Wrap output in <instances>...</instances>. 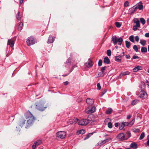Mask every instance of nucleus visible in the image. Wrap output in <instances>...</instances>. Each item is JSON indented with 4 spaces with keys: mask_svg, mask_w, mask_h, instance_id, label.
<instances>
[{
    "mask_svg": "<svg viewBox=\"0 0 149 149\" xmlns=\"http://www.w3.org/2000/svg\"><path fill=\"white\" fill-rule=\"evenodd\" d=\"M36 108L37 109L41 111H44L45 109L47 107V106L44 107L43 104L42 103L36 105Z\"/></svg>",
    "mask_w": 149,
    "mask_h": 149,
    "instance_id": "6",
    "label": "nucleus"
},
{
    "mask_svg": "<svg viewBox=\"0 0 149 149\" xmlns=\"http://www.w3.org/2000/svg\"><path fill=\"white\" fill-rule=\"evenodd\" d=\"M115 24L116 26L117 27H118V28L120 27L121 26V24H120V23L118 22H115Z\"/></svg>",
    "mask_w": 149,
    "mask_h": 149,
    "instance_id": "39",
    "label": "nucleus"
},
{
    "mask_svg": "<svg viewBox=\"0 0 149 149\" xmlns=\"http://www.w3.org/2000/svg\"><path fill=\"white\" fill-rule=\"evenodd\" d=\"M134 23L136 24L137 26H140L139 21L138 19H134Z\"/></svg>",
    "mask_w": 149,
    "mask_h": 149,
    "instance_id": "23",
    "label": "nucleus"
},
{
    "mask_svg": "<svg viewBox=\"0 0 149 149\" xmlns=\"http://www.w3.org/2000/svg\"><path fill=\"white\" fill-rule=\"evenodd\" d=\"M140 21L141 22V23L143 25H144L145 23H146V21L143 18H141L140 19Z\"/></svg>",
    "mask_w": 149,
    "mask_h": 149,
    "instance_id": "29",
    "label": "nucleus"
},
{
    "mask_svg": "<svg viewBox=\"0 0 149 149\" xmlns=\"http://www.w3.org/2000/svg\"><path fill=\"white\" fill-rule=\"evenodd\" d=\"M72 58H69L66 61V63L68 65H70L71 63Z\"/></svg>",
    "mask_w": 149,
    "mask_h": 149,
    "instance_id": "32",
    "label": "nucleus"
},
{
    "mask_svg": "<svg viewBox=\"0 0 149 149\" xmlns=\"http://www.w3.org/2000/svg\"><path fill=\"white\" fill-rule=\"evenodd\" d=\"M145 37L148 38L149 37V33H146L145 34Z\"/></svg>",
    "mask_w": 149,
    "mask_h": 149,
    "instance_id": "56",
    "label": "nucleus"
},
{
    "mask_svg": "<svg viewBox=\"0 0 149 149\" xmlns=\"http://www.w3.org/2000/svg\"><path fill=\"white\" fill-rule=\"evenodd\" d=\"M146 41L143 40H141L140 41V43L143 45L144 46L146 43Z\"/></svg>",
    "mask_w": 149,
    "mask_h": 149,
    "instance_id": "36",
    "label": "nucleus"
},
{
    "mask_svg": "<svg viewBox=\"0 0 149 149\" xmlns=\"http://www.w3.org/2000/svg\"><path fill=\"white\" fill-rule=\"evenodd\" d=\"M131 117V116L130 115H128L127 116V118L128 119H130Z\"/></svg>",
    "mask_w": 149,
    "mask_h": 149,
    "instance_id": "59",
    "label": "nucleus"
},
{
    "mask_svg": "<svg viewBox=\"0 0 149 149\" xmlns=\"http://www.w3.org/2000/svg\"><path fill=\"white\" fill-rule=\"evenodd\" d=\"M139 58V57L138 56H136V55H134L133 56L132 58L133 59H135L136 58Z\"/></svg>",
    "mask_w": 149,
    "mask_h": 149,
    "instance_id": "53",
    "label": "nucleus"
},
{
    "mask_svg": "<svg viewBox=\"0 0 149 149\" xmlns=\"http://www.w3.org/2000/svg\"><path fill=\"white\" fill-rule=\"evenodd\" d=\"M66 134V133L65 132L61 131L57 133L56 136L58 137L63 139L65 137Z\"/></svg>",
    "mask_w": 149,
    "mask_h": 149,
    "instance_id": "3",
    "label": "nucleus"
},
{
    "mask_svg": "<svg viewBox=\"0 0 149 149\" xmlns=\"http://www.w3.org/2000/svg\"><path fill=\"white\" fill-rule=\"evenodd\" d=\"M135 40L136 42H138L139 41V38L138 36H135Z\"/></svg>",
    "mask_w": 149,
    "mask_h": 149,
    "instance_id": "50",
    "label": "nucleus"
},
{
    "mask_svg": "<svg viewBox=\"0 0 149 149\" xmlns=\"http://www.w3.org/2000/svg\"><path fill=\"white\" fill-rule=\"evenodd\" d=\"M143 6L142 5H139L138 6V8L139 10H141L143 8Z\"/></svg>",
    "mask_w": 149,
    "mask_h": 149,
    "instance_id": "46",
    "label": "nucleus"
},
{
    "mask_svg": "<svg viewBox=\"0 0 149 149\" xmlns=\"http://www.w3.org/2000/svg\"><path fill=\"white\" fill-rule=\"evenodd\" d=\"M108 126L110 128H112V123L111 122L109 123L108 124Z\"/></svg>",
    "mask_w": 149,
    "mask_h": 149,
    "instance_id": "43",
    "label": "nucleus"
},
{
    "mask_svg": "<svg viewBox=\"0 0 149 149\" xmlns=\"http://www.w3.org/2000/svg\"><path fill=\"white\" fill-rule=\"evenodd\" d=\"M85 133V131L84 130H83V129L81 130L78 131L77 132V133L78 134H84Z\"/></svg>",
    "mask_w": 149,
    "mask_h": 149,
    "instance_id": "27",
    "label": "nucleus"
},
{
    "mask_svg": "<svg viewBox=\"0 0 149 149\" xmlns=\"http://www.w3.org/2000/svg\"><path fill=\"white\" fill-rule=\"evenodd\" d=\"M134 49L136 52L138 51V47H133Z\"/></svg>",
    "mask_w": 149,
    "mask_h": 149,
    "instance_id": "58",
    "label": "nucleus"
},
{
    "mask_svg": "<svg viewBox=\"0 0 149 149\" xmlns=\"http://www.w3.org/2000/svg\"><path fill=\"white\" fill-rule=\"evenodd\" d=\"M133 131L135 132H138L139 131V130L138 129L134 128L133 130Z\"/></svg>",
    "mask_w": 149,
    "mask_h": 149,
    "instance_id": "45",
    "label": "nucleus"
},
{
    "mask_svg": "<svg viewBox=\"0 0 149 149\" xmlns=\"http://www.w3.org/2000/svg\"><path fill=\"white\" fill-rule=\"evenodd\" d=\"M102 61L101 59H100L98 63V65L99 66H102Z\"/></svg>",
    "mask_w": 149,
    "mask_h": 149,
    "instance_id": "44",
    "label": "nucleus"
},
{
    "mask_svg": "<svg viewBox=\"0 0 149 149\" xmlns=\"http://www.w3.org/2000/svg\"><path fill=\"white\" fill-rule=\"evenodd\" d=\"M24 0H21L20 1V4H22L23 1Z\"/></svg>",
    "mask_w": 149,
    "mask_h": 149,
    "instance_id": "64",
    "label": "nucleus"
},
{
    "mask_svg": "<svg viewBox=\"0 0 149 149\" xmlns=\"http://www.w3.org/2000/svg\"><path fill=\"white\" fill-rule=\"evenodd\" d=\"M112 41L115 45L118 42V44L120 45L123 41V39L121 38H117L116 36H114L112 38Z\"/></svg>",
    "mask_w": 149,
    "mask_h": 149,
    "instance_id": "2",
    "label": "nucleus"
},
{
    "mask_svg": "<svg viewBox=\"0 0 149 149\" xmlns=\"http://www.w3.org/2000/svg\"><path fill=\"white\" fill-rule=\"evenodd\" d=\"M26 120H24L23 118H21L19 122V125L21 127H22L25 124Z\"/></svg>",
    "mask_w": 149,
    "mask_h": 149,
    "instance_id": "18",
    "label": "nucleus"
},
{
    "mask_svg": "<svg viewBox=\"0 0 149 149\" xmlns=\"http://www.w3.org/2000/svg\"><path fill=\"white\" fill-rule=\"evenodd\" d=\"M42 143V141L41 140H38L35 142L34 144L32 145V148L33 149L36 148V146H38Z\"/></svg>",
    "mask_w": 149,
    "mask_h": 149,
    "instance_id": "12",
    "label": "nucleus"
},
{
    "mask_svg": "<svg viewBox=\"0 0 149 149\" xmlns=\"http://www.w3.org/2000/svg\"><path fill=\"white\" fill-rule=\"evenodd\" d=\"M86 103L89 105H91L94 103V101L90 98H88L86 100Z\"/></svg>",
    "mask_w": 149,
    "mask_h": 149,
    "instance_id": "16",
    "label": "nucleus"
},
{
    "mask_svg": "<svg viewBox=\"0 0 149 149\" xmlns=\"http://www.w3.org/2000/svg\"><path fill=\"white\" fill-rule=\"evenodd\" d=\"M26 42L27 45L29 46L37 43V41L36 38L33 36H30L27 38Z\"/></svg>",
    "mask_w": 149,
    "mask_h": 149,
    "instance_id": "1",
    "label": "nucleus"
},
{
    "mask_svg": "<svg viewBox=\"0 0 149 149\" xmlns=\"http://www.w3.org/2000/svg\"><path fill=\"white\" fill-rule=\"evenodd\" d=\"M129 39L130 41L132 42H134V36H131L129 37Z\"/></svg>",
    "mask_w": 149,
    "mask_h": 149,
    "instance_id": "30",
    "label": "nucleus"
},
{
    "mask_svg": "<svg viewBox=\"0 0 149 149\" xmlns=\"http://www.w3.org/2000/svg\"><path fill=\"white\" fill-rule=\"evenodd\" d=\"M119 129L120 130H122L124 128L125 126V125L123 123H122L119 125Z\"/></svg>",
    "mask_w": 149,
    "mask_h": 149,
    "instance_id": "34",
    "label": "nucleus"
},
{
    "mask_svg": "<svg viewBox=\"0 0 149 149\" xmlns=\"http://www.w3.org/2000/svg\"><path fill=\"white\" fill-rule=\"evenodd\" d=\"M142 69L141 66H140L137 65L136 66L135 68L133 69V71L134 72H137L139 70H141Z\"/></svg>",
    "mask_w": 149,
    "mask_h": 149,
    "instance_id": "15",
    "label": "nucleus"
},
{
    "mask_svg": "<svg viewBox=\"0 0 149 149\" xmlns=\"http://www.w3.org/2000/svg\"><path fill=\"white\" fill-rule=\"evenodd\" d=\"M106 143V139L103 140V141H100L97 143V145H102L103 144H104L105 143Z\"/></svg>",
    "mask_w": 149,
    "mask_h": 149,
    "instance_id": "26",
    "label": "nucleus"
},
{
    "mask_svg": "<svg viewBox=\"0 0 149 149\" xmlns=\"http://www.w3.org/2000/svg\"><path fill=\"white\" fill-rule=\"evenodd\" d=\"M107 91V90L106 89H104L102 92V96L104 95L106 92Z\"/></svg>",
    "mask_w": 149,
    "mask_h": 149,
    "instance_id": "54",
    "label": "nucleus"
},
{
    "mask_svg": "<svg viewBox=\"0 0 149 149\" xmlns=\"http://www.w3.org/2000/svg\"><path fill=\"white\" fill-rule=\"evenodd\" d=\"M140 26H137V25H135L133 26V30L134 31H136L138 27H140Z\"/></svg>",
    "mask_w": 149,
    "mask_h": 149,
    "instance_id": "41",
    "label": "nucleus"
},
{
    "mask_svg": "<svg viewBox=\"0 0 149 149\" xmlns=\"http://www.w3.org/2000/svg\"><path fill=\"white\" fill-rule=\"evenodd\" d=\"M147 48L146 47H142L141 51L142 52H147Z\"/></svg>",
    "mask_w": 149,
    "mask_h": 149,
    "instance_id": "37",
    "label": "nucleus"
},
{
    "mask_svg": "<svg viewBox=\"0 0 149 149\" xmlns=\"http://www.w3.org/2000/svg\"><path fill=\"white\" fill-rule=\"evenodd\" d=\"M114 125L116 127H117L118 126V123H115Z\"/></svg>",
    "mask_w": 149,
    "mask_h": 149,
    "instance_id": "62",
    "label": "nucleus"
},
{
    "mask_svg": "<svg viewBox=\"0 0 149 149\" xmlns=\"http://www.w3.org/2000/svg\"><path fill=\"white\" fill-rule=\"evenodd\" d=\"M104 63L108 64L110 62V61L108 57L106 56L104 57Z\"/></svg>",
    "mask_w": 149,
    "mask_h": 149,
    "instance_id": "19",
    "label": "nucleus"
},
{
    "mask_svg": "<svg viewBox=\"0 0 149 149\" xmlns=\"http://www.w3.org/2000/svg\"><path fill=\"white\" fill-rule=\"evenodd\" d=\"M125 42L126 47H130V42L127 41H126Z\"/></svg>",
    "mask_w": 149,
    "mask_h": 149,
    "instance_id": "40",
    "label": "nucleus"
},
{
    "mask_svg": "<svg viewBox=\"0 0 149 149\" xmlns=\"http://www.w3.org/2000/svg\"><path fill=\"white\" fill-rule=\"evenodd\" d=\"M84 65L85 66L88 68H90L93 65L92 61L90 59H88V61L85 63Z\"/></svg>",
    "mask_w": 149,
    "mask_h": 149,
    "instance_id": "8",
    "label": "nucleus"
},
{
    "mask_svg": "<svg viewBox=\"0 0 149 149\" xmlns=\"http://www.w3.org/2000/svg\"><path fill=\"white\" fill-rule=\"evenodd\" d=\"M130 57V56L129 55H127L126 56V57L127 58H129Z\"/></svg>",
    "mask_w": 149,
    "mask_h": 149,
    "instance_id": "61",
    "label": "nucleus"
},
{
    "mask_svg": "<svg viewBox=\"0 0 149 149\" xmlns=\"http://www.w3.org/2000/svg\"><path fill=\"white\" fill-rule=\"evenodd\" d=\"M147 139H148V141L147 142V144L148 145H149V137H148L147 136Z\"/></svg>",
    "mask_w": 149,
    "mask_h": 149,
    "instance_id": "57",
    "label": "nucleus"
},
{
    "mask_svg": "<svg viewBox=\"0 0 149 149\" xmlns=\"http://www.w3.org/2000/svg\"><path fill=\"white\" fill-rule=\"evenodd\" d=\"M35 120V118L34 116L31 117L30 118L28 119L26 123L27 127H28L31 125L34 122Z\"/></svg>",
    "mask_w": 149,
    "mask_h": 149,
    "instance_id": "5",
    "label": "nucleus"
},
{
    "mask_svg": "<svg viewBox=\"0 0 149 149\" xmlns=\"http://www.w3.org/2000/svg\"><path fill=\"white\" fill-rule=\"evenodd\" d=\"M147 22L148 24H149V18H148L147 19Z\"/></svg>",
    "mask_w": 149,
    "mask_h": 149,
    "instance_id": "63",
    "label": "nucleus"
},
{
    "mask_svg": "<svg viewBox=\"0 0 149 149\" xmlns=\"http://www.w3.org/2000/svg\"><path fill=\"white\" fill-rule=\"evenodd\" d=\"M8 45L10 47H13L14 45V41L12 39L8 40Z\"/></svg>",
    "mask_w": 149,
    "mask_h": 149,
    "instance_id": "17",
    "label": "nucleus"
},
{
    "mask_svg": "<svg viewBox=\"0 0 149 149\" xmlns=\"http://www.w3.org/2000/svg\"><path fill=\"white\" fill-rule=\"evenodd\" d=\"M139 97L142 98H145L147 97V93L144 91L142 90L139 93Z\"/></svg>",
    "mask_w": 149,
    "mask_h": 149,
    "instance_id": "9",
    "label": "nucleus"
},
{
    "mask_svg": "<svg viewBox=\"0 0 149 149\" xmlns=\"http://www.w3.org/2000/svg\"><path fill=\"white\" fill-rule=\"evenodd\" d=\"M24 116L27 119L30 118L31 117L34 116L29 111H27L25 113Z\"/></svg>",
    "mask_w": 149,
    "mask_h": 149,
    "instance_id": "10",
    "label": "nucleus"
},
{
    "mask_svg": "<svg viewBox=\"0 0 149 149\" xmlns=\"http://www.w3.org/2000/svg\"><path fill=\"white\" fill-rule=\"evenodd\" d=\"M106 68V66L102 67V68L101 69V71L103 73L104 72V70H105Z\"/></svg>",
    "mask_w": 149,
    "mask_h": 149,
    "instance_id": "51",
    "label": "nucleus"
},
{
    "mask_svg": "<svg viewBox=\"0 0 149 149\" xmlns=\"http://www.w3.org/2000/svg\"><path fill=\"white\" fill-rule=\"evenodd\" d=\"M122 56H118L115 57V61L117 62H120L121 61Z\"/></svg>",
    "mask_w": 149,
    "mask_h": 149,
    "instance_id": "20",
    "label": "nucleus"
},
{
    "mask_svg": "<svg viewBox=\"0 0 149 149\" xmlns=\"http://www.w3.org/2000/svg\"><path fill=\"white\" fill-rule=\"evenodd\" d=\"M112 139L111 138H108L107 139H106V142H108L109 141H110Z\"/></svg>",
    "mask_w": 149,
    "mask_h": 149,
    "instance_id": "52",
    "label": "nucleus"
},
{
    "mask_svg": "<svg viewBox=\"0 0 149 149\" xmlns=\"http://www.w3.org/2000/svg\"><path fill=\"white\" fill-rule=\"evenodd\" d=\"M117 138L120 140H123L125 139V135L123 133H120L117 136Z\"/></svg>",
    "mask_w": 149,
    "mask_h": 149,
    "instance_id": "13",
    "label": "nucleus"
},
{
    "mask_svg": "<svg viewBox=\"0 0 149 149\" xmlns=\"http://www.w3.org/2000/svg\"><path fill=\"white\" fill-rule=\"evenodd\" d=\"M130 147L134 149H136L137 148V146L135 143L133 142L131 144Z\"/></svg>",
    "mask_w": 149,
    "mask_h": 149,
    "instance_id": "22",
    "label": "nucleus"
},
{
    "mask_svg": "<svg viewBox=\"0 0 149 149\" xmlns=\"http://www.w3.org/2000/svg\"><path fill=\"white\" fill-rule=\"evenodd\" d=\"M137 9V7H133L130 9V11L131 13H134L136 11Z\"/></svg>",
    "mask_w": 149,
    "mask_h": 149,
    "instance_id": "25",
    "label": "nucleus"
},
{
    "mask_svg": "<svg viewBox=\"0 0 149 149\" xmlns=\"http://www.w3.org/2000/svg\"><path fill=\"white\" fill-rule=\"evenodd\" d=\"M78 119L76 118L70 119L69 120V122L70 124H75L78 121Z\"/></svg>",
    "mask_w": 149,
    "mask_h": 149,
    "instance_id": "14",
    "label": "nucleus"
},
{
    "mask_svg": "<svg viewBox=\"0 0 149 149\" xmlns=\"http://www.w3.org/2000/svg\"><path fill=\"white\" fill-rule=\"evenodd\" d=\"M128 1H126L124 4V6L125 7L127 6H128Z\"/></svg>",
    "mask_w": 149,
    "mask_h": 149,
    "instance_id": "49",
    "label": "nucleus"
},
{
    "mask_svg": "<svg viewBox=\"0 0 149 149\" xmlns=\"http://www.w3.org/2000/svg\"><path fill=\"white\" fill-rule=\"evenodd\" d=\"M139 102V100H132L131 102V104L132 105H134L136 104L137 103H138Z\"/></svg>",
    "mask_w": 149,
    "mask_h": 149,
    "instance_id": "24",
    "label": "nucleus"
},
{
    "mask_svg": "<svg viewBox=\"0 0 149 149\" xmlns=\"http://www.w3.org/2000/svg\"><path fill=\"white\" fill-rule=\"evenodd\" d=\"M68 84V81H66L64 82V84L65 85H67Z\"/></svg>",
    "mask_w": 149,
    "mask_h": 149,
    "instance_id": "60",
    "label": "nucleus"
},
{
    "mask_svg": "<svg viewBox=\"0 0 149 149\" xmlns=\"http://www.w3.org/2000/svg\"><path fill=\"white\" fill-rule=\"evenodd\" d=\"M111 50L109 49L107 51V54L108 56H110L111 55Z\"/></svg>",
    "mask_w": 149,
    "mask_h": 149,
    "instance_id": "38",
    "label": "nucleus"
},
{
    "mask_svg": "<svg viewBox=\"0 0 149 149\" xmlns=\"http://www.w3.org/2000/svg\"><path fill=\"white\" fill-rule=\"evenodd\" d=\"M135 120V119H133L131 121L130 123H129V124H130L131 125H132L134 123Z\"/></svg>",
    "mask_w": 149,
    "mask_h": 149,
    "instance_id": "47",
    "label": "nucleus"
},
{
    "mask_svg": "<svg viewBox=\"0 0 149 149\" xmlns=\"http://www.w3.org/2000/svg\"><path fill=\"white\" fill-rule=\"evenodd\" d=\"M93 133L89 134H88L86 137L84 139V140H85L88 139L91 136V135Z\"/></svg>",
    "mask_w": 149,
    "mask_h": 149,
    "instance_id": "42",
    "label": "nucleus"
},
{
    "mask_svg": "<svg viewBox=\"0 0 149 149\" xmlns=\"http://www.w3.org/2000/svg\"><path fill=\"white\" fill-rule=\"evenodd\" d=\"M124 123V124L125 125V126H128L129 124V123L128 122H124L123 123Z\"/></svg>",
    "mask_w": 149,
    "mask_h": 149,
    "instance_id": "55",
    "label": "nucleus"
},
{
    "mask_svg": "<svg viewBox=\"0 0 149 149\" xmlns=\"http://www.w3.org/2000/svg\"><path fill=\"white\" fill-rule=\"evenodd\" d=\"M96 110V108L95 107H93L91 109L89 108H86L85 110V112L87 113H91L94 112Z\"/></svg>",
    "mask_w": 149,
    "mask_h": 149,
    "instance_id": "7",
    "label": "nucleus"
},
{
    "mask_svg": "<svg viewBox=\"0 0 149 149\" xmlns=\"http://www.w3.org/2000/svg\"><path fill=\"white\" fill-rule=\"evenodd\" d=\"M145 136V135L144 133V132H142L140 136L139 139L140 140H141V139H143L144 138Z\"/></svg>",
    "mask_w": 149,
    "mask_h": 149,
    "instance_id": "35",
    "label": "nucleus"
},
{
    "mask_svg": "<svg viewBox=\"0 0 149 149\" xmlns=\"http://www.w3.org/2000/svg\"><path fill=\"white\" fill-rule=\"evenodd\" d=\"M97 89L99 90H100L101 88V87L100 84L99 83H98L97 84Z\"/></svg>",
    "mask_w": 149,
    "mask_h": 149,
    "instance_id": "48",
    "label": "nucleus"
},
{
    "mask_svg": "<svg viewBox=\"0 0 149 149\" xmlns=\"http://www.w3.org/2000/svg\"><path fill=\"white\" fill-rule=\"evenodd\" d=\"M89 123V120L86 119H82L78 122L79 125H86Z\"/></svg>",
    "mask_w": 149,
    "mask_h": 149,
    "instance_id": "4",
    "label": "nucleus"
},
{
    "mask_svg": "<svg viewBox=\"0 0 149 149\" xmlns=\"http://www.w3.org/2000/svg\"><path fill=\"white\" fill-rule=\"evenodd\" d=\"M16 18L18 20H20L21 18V16L20 14V12H19L16 16Z\"/></svg>",
    "mask_w": 149,
    "mask_h": 149,
    "instance_id": "33",
    "label": "nucleus"
},
{
    "mask_svg": "<svg viewBox=\"0 0 149 149\" xmlns=\"http://www.w3.org/2000/svg\"><path fill=\"white\" fill-rule=\"evenodd\" d=\"M130 73V72L128 71H126L125 72H122L120 74V76L122 77L123 76L125 75H129Z\"/></svg>",
    "mask_w": 149,
    "mask_h": 149,
    "instance_id": "21",
    "label": "nucleus"
},
{
    "mask_svg": "<svg viewBox=\"0 0 149 149\" xmlns=\"http://www.w3.org/2000/svg\"><path fill=\"white\" fill-rule=\"evenodd\" d=\"M22 26L23 23L22 22H20L18 26V30L19 31H21L22 29Z\"/></svg>",
    "mask_w": 149,
    "mask_h": 149,
    "instance_id": "31",
    "label": "nucleus"
},
{
    "mask_svg": "<svg viewBox=\"0 0 149 149\" xmlns=\"http://www.w3.org/2000/svg\"><path fill=\"white\" fill-rule=\"evenodd\" d=\"M112 109L111 108H109L107 109L106 111V113L107 114H110L112 111Z\"/></svg>",
    "mask_w": 149,
    "mask_h": 149,
    "instance_id": "28",
    "label": "nucleus"
},
{
    "mask_svg": "<svg viewBox=\"0 0 149 149\" xmlns=\"http://www.w3.org/2000/svg\"><path fill=\"white\" fill-rule=\"evenodd\" d=\"M55 39V37L52 36L50 35L48 40L47 43H53Z\"/></svg>",
    "mask_w": 149,
    "mask_h": 149,
    "instance_id": "11",
    "label": "nucleus"
}]
</instances>
